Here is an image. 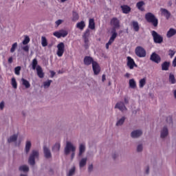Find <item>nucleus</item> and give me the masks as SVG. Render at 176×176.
Here are the masks:
<instances>
[{
  "mask_svg": "<svg viewBox=\"0 0 176 176\" xmlns=\"http://www.w3.org/2000/svg\"><path fill=\"white\" fill-rule=\"evenodd\" d=\"M144 19L147 23L153 25L154 28H157V25H159V19H157V17H156L153 13L147 12L144 16Z\"/></svg>",
  "mask_w": 176,
  "mask_h": 176,
  "instance_id": "1",
  "label": "nucleus"
},
{
  "mask_svg": "<svg viewBox=\"0 0 176 176\" xmlns=\"http://www.w3.org/2000/svg\"><path fill=\"white\" fill-rule=\"evenodd\" d=\"M31 65L33 70L36 69L38 78H40L41 79L45 78V73H43L42 67L38 65V59L36 58L32 60Z\"/></svg>",
  "mask_w": 176,
  "mask_h": 176,
  "instance_id": "2",
  "label": "nucleus"
},
{
  "mask_svg": "<svg viewBox=\"0 0 176 176\" xmlns=\"http://www.w3.org/2000/svg\"><path fill=\"white\" fill-rule=\"evenodd\" d=\"M76 148L72 145V143L67 142L65 148V155H69V152L72 151V160L75 157V151Z\"/></svg>",
  "mask_w": 176,
  "mask_h": 176,
  "instance_id": "3",
  "label": "nucleus"
},
{
  "mask_svg": "<svg viewBox=\"0 0 176 176\" xmlns=\"http://www.w3.org/2000/svg\"><path fill=\"white\" fill-rule=\"evenodd\" d=\"M135 55L140 58H142L144 57H146V51L144 47L141 46H138L135 50Z\"/></svg>",
  "mask_w": 176,
  "mask_h": 176,
  "instance_id": "4",
  "label": "nucleus"
},
{
  "mask_svg": "<svg viewBox=\"0 0 176 176\" xmlns=\"http://www.w3.org/2000/svg\"><path fill=\"white\" fill-rule=\"evenodd\" d=\"M56 47L58 49L56 52L58 57H63L64 52H65V44L63 42L59 43Z\"/></svg>",
  "mask_w": 176,
  "mask_h": 176,
  "instance_id": "5",
  "label": "nucleus"
},
{
  "mask_svg": "<svg viewBox=\"0 0 176 176\" xmlns=\"http://www.w3.org/2000/svg\"><path fill=\"white\" fill-rule=\"evenodd\" d=\"M151 35L153 38V41L155 43H163V36L157 34L156 31H151Z\"/></svg>",
  "mask_w": 176,
  "mask_h": 176,
  "instance_id": "6",
  "label": "nucleus"
},
{
  "mask_svg": "<svg viewBox=\"0 0 176 176\" xmlns=\"http://www.w3.org/2000/svg\"><path fill=\"white\" fill-rule=\"evenodd\" d=\"M38 156H39V153L38 151L34 150L32 152V154L30 155V156L29 157V160H28L29 164H30V166H34L35 165V158L38 157Z\"/></svg>",
  "mask_w": 176,
  "mask_h": 176,
  "instance_id": "7",
  "label": "nucleus"
},
{
  "mask_svg": "<svg viewBox=\"0 0 176 176\" xmlns=\"http://www.w3.org/2000/svg\"><path fill=\"white\" fill-rule=\"evenodd\" d=\"M126 65L129 68V69H134V68H137L138 65L135 64V61L131 56L126 57Z\"/></svg>",
  "mask_w": 176,
  "mask_h": 176,
  "instance_id": "8",
  "label": "nucleus"
},
{
  "mask_svg": "<svg viewBox=\"0 0 176 176\" xmlns=\"http://www.w3.org/2000/svg\"><path fill=\"white\" fill-rule=\"evenodd\" d=\"M111 36L110 37L108 43L106 44V49L107 50L109 49V46L112 45V43L115 42V39H116V37L118 36V33L115 30L111 31Z\"/></svg>",
  "mask_w": 176,
  "mask_h": 176,
  "instance_id": "9",
  "label": "nucleus"
},
{
  "mask_svg": "<svg viewBox=\"0 0 176 176\" xmlns=\"http://www.w3.org/2000/svg\"><path fill=\"white\" fill-rule=\"evenodd\" d=\"M150 60L153 63H155V64H159V63L162 61V58H160L159 54H156L155 52H153L150 56Z\"/></svg>",
  "mask_w": 176,
  "mask_h": 176,
  "instance_id": "10",
  "label": "nucleus"
},
{
  "mask_svg": "<svg viewBox=\"0 0 176 176\" xmlns=\"http://www.w3.org/2000/svg\"><path fill=\"white\" fill-rule=\"evenodd\" d=\"M92 69L94 71V75H98L101 72V67L97 61H95L92 64Z\"/></svg>",
  "mask_w": 176,
  "mask_h": 176,
  "instance_id": "11",
  "label": "nucleus"
},
{
  "mask_svg": "<svg viewBox=\"0 0 176 176\" xmlns=\"http://www.w3.org/2000/svg\"><path fill=\"white\" fill-rule=\"evenodd\" d=\"M111 25H113V30L112 31H116V30H115L116 28H119V27H120V23L119 22V19H118V18L116 17H113L111 20Z\"/></svg>",
  "mask_w": 176,
  "mask_h": 176,
  "instance_id": "12",
  "label": "nucleus"
},
{
  "mask_svg": "<svg viewBox=\"0 0 176 176\" xmlns=\"http://www.w3.org/2000/svg\"><path fill=\"white\" fill-rule=\"evenodd\" d=\"M94 59L91 56H86L84 58V64L85 65H91V64L93 65L94 63H95Z\"/></svg>",
  "mask_w": 176,
  "mask_h": 176,
  "instance_id": "13",
  "label": "nucleus"
},
{
  "mask_svg": "<svg viewBox=\"0 0 176 176\" xmlns=\"http://www.w3.org/2000/svg\"><path fill=\"white\" fill-rule=\"evenodd\" d=\"M115 108H118L120 111L123 112L124 111H127V108L124 105V103L123 102H119L116 104Z\"/></svg>",
  "mask_w": 176,
  "mask_h": 176,
  "instance_id": "14",
  "label": "nucleus"
},
{
  "mask_svg": "<svg viewBox=\"0 0 176 176\" xmlns=\"http://www.w3.org/2000/svg\"><path fill=\"white\" fill-rule=\"evenodd\" d=\"M160 12L162 14V16H164L166 17V20H168L171 16V13L167 10V9L165 8H161Z\"/></svg>",
  "mask_w": 176,
  "mask_h": 176,
  "instance_id": "15",
  "label": "nucleus"
},
{
  "mask_svg": "<svg viewBox=\"0 0 176 176\" xmlns=\"http://www.w3.org/2000/svg\"><path fill=\"white\" fill-rule=\"evenodd\" d=\"M131 135L132 138H138V137H141V135H142V131L141 130L133 131L131 133Z\"/></svg>",
  "mask_w": 176,
  "mask_h": 176,
  "instance_id": "16",
  "label": "nucleus"
},
{
  "mask_svg": "<svg viewBox=\"0 0 176 176\" xmlns=\"http://www.w3.org/2000/svg\"><path fill=\"white\" fill-rule=\"evenodd\" d=\"M121 9L122 10V13H124V14H128V13L131 12V8L127 5L121 6Z\"/></svg>",
  "mask_w": 176,
  "mask_h": 176,
  "instance_id": "17",
  "label": "nucleus"
},
{
  "mask_svg": "<svg viewBox=\"0 0 176 176\" xmlns=\"http://www.w3.org/2000/svg\"><path fill=\"white\" fill-rule=\"evenodd\" d=\"M43 152L46 159H50V157H52V153H50V150L47 148L46 146H44L43 147Z\"/></svg>",
  "mask_w": 176,
  "mask_h": 176,
  "instance_id": "18",
  "label": "nucleus"
},
{
  "mask_svg": "<svg viewBox=\"0 0 176 176\" xmlns=\"http://www.w3.org/2000/svg\"><path fill=\"white\" fill-rule=\"evenodd\" d=\"M144 5L145 2L141 1L136 3V8H138V9L140 10V12H145V8H144Z\"/></svg>",
  "mask_w": 176,
  "mask_h": 176,
  "instance_id": "19",
  "label": "nucleus"
},
{
  "mask_svg": "<svg viewBox=\"0 0 176 176\" xmlns=\"http://www.w3.org/2000/svg\"><path fill=\"white\" fill-rule=\"evenodd\" d=\"M168 135V129L167 126H164L161 131V138H166Z\"/></svg>",
  "mask_w": 176,
  "mask_h": 176,
  "instance_id": "20",
  "label": "nucleus"
},
{
  "mask_svg": "<svg viewBox=\"0 0 176 176\" xmlns=\"http://www.w3.org/2000/svg\"><path fill=\"white\" fill-rule=\"evenodd\" d=\"M88 28H89V30H96V22H94V19H89Z\"/></svg>",
  "mask_w": 176,
  "mask_h": 176,
  "instance_id": "21",
  "label": "nucleus"
},
{
  "mask_svg": "<svg viewBox=\"0 0 176 176\" xmlns=\"http://www.w3.org/2000/svg\"><path fill=\"white\" fill-rule=\"evenodd\" d=\"M176 34V30L174 28H170L169 30L167 32L166 36L167 38H171L174 36V35Z\"/></svg>",
  "mask_w": 176,
  "mask_h": 176,
  "instance_id": "22",
  "label": "nucleus"
},
{
  "mask_svg": "<svg viewBox=\"0 0 176 176\" xmlns=\"http://www.w3.org/2000/svg\"><path fill=\"white\" fill-rule=\"evenodd\" d=\"M85 27H86V23L83 21L78 22L76 24V28H78V30H80L81 31L85 30Z\"/></svg>",
  "mask_w": 176,
  "mask_h": 176,
  "instance_id": "23",
  "label": "nucleus"
},
{
  "mask_svg": "<svg viewBox=\"0 0 176 176\" xmlns=\"http://www.w3.org/2000/svg\"><path fill=\"white\" fill-rule=\"evenodd\" d=\"M168 68H170V62L165 61L162 64V71H168Z\"/></svg>",
  "mask_w": 176,
  "mask_h": 176,
  "instance_id": "24",
  "label": "nucleus"
},
{
  "mask_svg": "<svg viewBox=\"0 0 176 176\" xmlns=\"http://www.w3.org/2000/svg\"><path fill=\"white\" fill-rule=\"evenodd\" d=\"M22 85L25 86V89H30L31 87V84L30 82L25 78H21Z\"/></svg>",
  "mask_w": 176,
  "mask_h": 176,
  "instance_id": "25",
  "label": "nucleus"
},
{
  "mask_svg": "<svg viewBox=\"0 0 176 176\" xmlns=\"http://www.w3.org/2000/svg\"><path fill=\"white\" fill-rule=\"evenodd\" d=\"M132 25L134 31L138 32L140 31V25H138V22L133 21H132Z\"/></svg>",
  "mask_w": 176,
  "mask_h": 176,
  "instance_id": "26",
  "label": "nucleus"
},
{
  "mask_svg": "<svg viewBox=\"0 0 176 176\" xmlns=\"http://www.w3.org/2000/svg\"><path fill=\"white\" fill-rule=\"evenodd\" d=\"M145 85H146V78L140 79L139 81V87H140V89H142V87H144Z\"/></svg>",
  "mask_w": 176,
  "mask_h": 176,
  "instance_id": "27",
  "label": "nucleus"
},
{
  "mask_svg": "<svg viewBox=\"0 0 176 176\" xmlns=\"http://www.w3.org/2000/svg\"><path fill=\"white\" fill-rule=\"evenodd\" d=\"M169 82L171 85H175L176 83L175 76L171 73L169 74Z\"/></svg>",
  "mask_w": 176,
  "mask_h": 176,
  "instance_id": "28",
  "label": "nucleus"
},
{
  "mask_svg": "<svg viewBox=\"0 0 176 176\" xmlns=\"http://www.w3.org/2000/svg\"><path fill=\"white\" fill-rule=\"evenodd\" d=\"M86 151V146H85V144H81L79 147V154L78 156H80L81 155H83V153Z\"/></svg>",
  "mask_w": 176,
  "mask_h": 176,
  "instance_id": "29",
  "label": "nucleus"
},
{
  "mask_svg": "<svg viewBox=\"0 0 176 176\" xmlns=\"http://www.w3.org/2000/svg\"><path fill=\"white\" fill-rule=\"evenodd\" d=\"M129 87L131 89H135V87H137V83L134 79L132 78L129 80Z\"/></svg>",
  "mask_w": 176,
  "mask_h": 176,
  "instance_id": "30",
  "label": "nucleus"
},
{
  "mask_svg": "<svg viewBox=\"0 0 176 176\" xmlns=\"http://www.w3.org/2000/svg\"><path fill=\"white\" fill-rule=\"evenodd\" d=\"M41 45L43 47L47 46V39L45 36H41Z\"/></svg>",
  "mask_w": 176,
  "mask_h": 176,
  "instance_id": "31",
  "label": "nucleus"
},
{
  "mask_svg": "<svg viewBox=\"0 0 176 176\" xmlns=\"http://www.w3.org/2000/svg\"><path fill=\"white\" fill-rule=\"evenodd\" d=\"M15 141H17V135H13L8 140L9 143L15 142Z\"/></svg>",
  "mask_w": 176,
  "mask_h": 176,
  "instance_id": "32",
  "label": "nucleus"
},
{
  "mask_svg": "<svg viewBox=\"0 0 176 176\" xmlns=\"http://www.w3.org/2000/svg\"><path fill=\"white\" fill-rule=\"evenodd\" d=\"M86 163H87V158H82V159L80 161V164H79L80 167V168L85 167Z\"/></svg>",
  "mask_w": 176,
  "mask_h": 176,
  "instance_id": "33",
  "label": "nucleus"
},
{
  "mask_svg": "<svg viewBox=\"0 0 176 176\" xmlns=\"http://www.w3.org/2000/svg\"><path fill=\"white\" fill-rule=\"evenodd\" d=\"M30 170V168H28L27 166L23 165L19 167V171H23L24 173H26Z\"/></svg>",
  "mask_w": 176,
  "mask_h": 176,
  "instance_id": "34",
  "label": "nucleus"
},
{
  "mask_svg": "<svg viewBox=\"0 0 176 176\" xmlns=\"http://www.w3.org/2000/svg\"><path fill=\"white\" fill-rule=\"evenodd\" d=\"M77 20H79V14L76 12H73L72 21H77Z\"/></svg>",
  "mask_w": 176,
  "mask_h": 176,
  "instance_id": "35",
  "label": "nucleus"
},
{
  "mask_svg": "<svg viewBox=\"0 0 176 176\" xmlns=\"http://www.w3.org/2000/svg\"><path fill=\"white\" fill-rule=\"evenodd\" d=\"M60 32V38H65V36H67V35H68V31L65 30H59Z\"/></svg>",
  "mask_w": 176,
  "mask_h": 176,
  "instance_id": "36",
  "label": "nucleus"
},
{
  "mask_svg": "<svg viewBox=\"0 0 176 176\" xmlns=\"http://www.w3.org/2000/svg\"><path fill=\"white\" fill-rule=\"evenodd\" d=\"M30 149H31V142L28 141L25 145V152L28 153L30 152Z\"/></svg>",
  "mask_w": 176,
  "mask_h": 176,
  "instance_id": "37",
  "label": "nucleus"
},
{
  "mask_svg": "<svg viewBox=\"0 0 176 176\" xmlns=\"http://www.w3.org/2000/svg\"><path fill=\"white\" fill-rule=\"evenodd\" d=\"M124 120H126V118L122 117L117 122L116 126H122L124 123Z\"/></svg>",
  "mask_w": 176,
  "mask_h": 176,
  "instance_id": "38",
  "label": "nucleus"
},
{
  "mask_svg": "<svg viewBox=\"0 0 176 176\" xmlns=\"http://www.w3.org/2000/svg\"><path fill=\"white\" fill-rule=\"evenodd\" d=\"M60 143H56L53 146L52 151H54L55 152H58V151H60Z\"/></svg>",
  "mask_w": 176,
  "mask_h": 176,
  "instance_id": "39",
  "label": "nucleus"
},
{
  "mask_svg": "<svg viewBox=\"0 0 176 176\" xmlns=\"http://www.w3.org/2000/svg\"><path fill=\"white\" fill-rule=\"evenodd\" d=\"M12 86L14 89H17V82L16 81V78H12L11 80Z\"/></svg>",
  "mask_w": 176,
  "mask_h": 176,
  "instance_id": "40",
  "label": "nucleus"
},
{
  "mask_svg": "<svg viewBox=\"0 0 176 176\" xmlns=\"http://www.w3.org/2000/svg\"><path fill=\"white\" fill-rule=\"evenodd\" d=\"M30 37L28 36H25L24 40L23 41V45H28L30 43Z\"/></svg>",
  "mask_w": 176,
  "mask_h": 176,
  "instance_id": "41",
  "label": "nucleus"
},
{
  "mask_svg": "<svg viewBox=\"0 0 176 176\" xmlns=\"http://www.w3.org/2000/svg\"><path fill=\"white\" fill-rule=\"evenodd\" d=\"M17 48V43H14V44H12V47L10 49V52L11 53H14V52L16 51V49Z\"/></svg>",
  "mask_w": 176,
  "mask_h": 176,
  "instance_id": "42",
  "label": "nucleus"
},
{
  "mask_svg": "<svg viewBox=\"0 0 176 176\" xmlns=\"http://www.w3.org/2000/svg\"><path fill=\"white\" fill-rule=\"evenodd\" d=\"M20 71H21V67L17 66L14 68V74L15 75H20Z\"/></svg>",
  "mask_w": 176,
  "mask_h": 176,
  "instance_id": "43",
  "label": "nucleus"
},
{
  "mask_svg": "<svg viewBox=\"0 0 176 176\" xmlns=\"http://www.w3.org/2000/svg\"><path fill=\"white\" fill-rule=\"evenodd\" d=\"M52 80H48L47 81L44 82L43 87H49L52 83Z\"/></svg>",
  "mask_w": 176,
  "mask_h": 176,
  "instance_id": "44",
  "label": "nucleus"
},
{
  "mask_svg": "<svg viewBox=\"0 0 176 176\" xmlns=\"http://www.w3.org/2000/svg\"><path fill=\"white\" fill-rule=\"evenodd\" d=\"M90 36V30L87 29L84 33V35L82 36V37H87L89 38V36Z\"/></svg>",
  "mask_w": 176,
  "mask_h": 176,
  "instance_id": "45",
  "label": "nucleus"
},
{
  "mask_svg": "<svg viewBox=\"0 0 176 176\" xmlns=\"http://www.w3.org/2000/svg\"><path fill=\"white\" fill-rule=\"evenodd\" d=\"M175 54V51L169 50L168 51V56H170V58H173L174 57V55Z\"/></svg>",
  "mask_w": 176,
  "mask_h": 176,
  "instance_id": "46",
  "label": "nucleus"
},
{
  "mask_svg": "<svg viewBox=\"0 0 176 176\" xmlns=\"http://www.w3.org/2000/svg\"><path fill=\"white\" fill-rule=\"evenodd\" d=\"M53 35L54 36H56V38H61V34H60V30L58 32H55L53 33Z\"/></svg>",
  "mask_w": 176,
  "mask_h": 176,
  "instance_id": "47",
  "label": "nucleus"
},
{
  "mask_svg": "<svg viewBox=\"0 0 176 176\" xmlns=\"http://www.w3.org/2000/svg\"><path fill=\"white\" fill-rule=\"evenodd\" d=\"M75 174V168H72L69 171V176L74 175Z\"/></svg>",
  "mask_w": 176,
  "mask_h": 176,
  "instance_id": "48",
  "label": "nucleus"
},
{
  "mask_svg": "<svg viewBox=\"0 0 176 176\" xmlns=\"http://www.w3.org/2000/svg\"><path fill=\"white\" fill-rule=\"evenodd\" d=\"M83 39H84V42L85 43V46H88L89 45V37H83Z\"/></svg>",
  "mask_w": 176,
  "mask_h": 176,
  "instance_id": "49",
  "label": "nucleus"
},
{
  "mask_svg": "<svg viewBox=\"0 0 176 176\" xmlns=\"http://www.w3.org/2000/svg\"><path fill=\"white\" fill-rule=\"evenodd\" d=\"M23 50H24V52H30V47L28 45H25L23 47Z\"/></svg>",
  "mask_w": 176,
  "mask_h": 176,
  "instance_id": "50",
  "label": "nucleus"
},
{
  "mask_svg": "<svg viewBox=\"0 0 176 176\" xmlns=\"http://www.w3.org/2000/svg\"><path fill=\"white\" fill-rule=\"evenodd\" d=\"M137 151L138 152H142V144H139L137 147Z\"/></svg>",
  "mask_w": 176,
  "mask_h": 176,
  "instance_id": "51",
  "label": "nucleus"
},
{
  "mask_svg": "<svg viewBox=\"0 0 176 176\" xmlns=\"http://www.w3.org/2000/svg\"><path fill=\"white\" fill-rule=\"evenodd\" d=\"M55 23H56V25H57V27H58V25H60V24H61L63 23V20L58 19Z\"/></svg>",
  "mask_w": 176,
  "mask_h": 176,
  "instance_id": "52",
  "label": "nucleus"
},
{
  "mask_svg": "<svg viewBox=\"0 0 176 176\" xmlns=\"http://www.w3.org/2000/svg\"><path fill=\"white\" fill-rule=\"evenodd\" d=\"M3 108H5V102L3 101H2L1 103H0V109H3Z\"/></svg>",
  "mask_w": 176,
  "mask_h": 176,
  "instance_id": "53",
  "label": "nucleus"
},
{
  "mask_svg": "<svg viewBox=\"0 0 176 176\" xmlns=\"http://www.w3.org/2000/svg\"><path fill=\"white\" fill-rule=\"evenodd\" d=\"M88 171L90 173L91 171H93V164H91L88 167Z\"/></svg>",
  "mask_w": 176,
  "mask_h": 176,
  "instance_id": "54",
  "label": "nucleus"
},
{
  "mask_svg": "<svg viewBox=\"0 0 176 176\" xmlns=\"http://www.w3.org/2000/svg\"><path fill=\"white\" fill-rule=\"evenodd\" d=\"M12 63H13V57L11 56L8 58V63L12 64Z\"/></svg>",
  "mask_w": 176,
  "mask_h": 176,
  "instance_id": "55",
  "label": "nucleus"
},
{
  "mask_svg": "<svg viewBox=\"0 0 176 176\" xmlns=\"http://www.w3.org/2000/svg\"><path fill=\"white\" fill-rule=\"evenodd\" d=\"M173 66L176 67V56L175 57V58L173 60Z\"/></svg>",
  "mask_w": 176,
  "mask_h": 176,
  "instance_id": "56",
  "label": "nucleus"
},
{
  "mask_svg": "<svg viewBox=\"0 0 176 176\" xmlns=\"http://www.w3.org/2000/svg\"><path fill=\"white\" fill-rule=\"evenodd\" d=\"M106 76H105V74H103L102 76V82H105V80H106Z\"/></svg>",
  "mask_w": 176,
  "mask_h": 176,
  "instance_id": "57",
  "label": "nucleus"
},
{
  "mask_svg": "<svg viewBox=\"0 0 176 176\" xmlns=\"http://www.w3.org/2000/svg\"><path fill=\"white\" fill-rule=\"evenodd\" d=\"M124 100V103L125 104H129V98L125 97Z\"/></svg>",
  "mask_w": 176,
  "mask_h": 176,
  "instance_id": "58",
  "label": "nucleus"
},
{
  "mask_svg": "<svg viewBox=\"0 0 176 176\" xmlns=\"http://www.w3.org/2000/svg\"><path fill=\"white\" fill-rule=\"evenodd\" d=\"M50 74H51V78H53L54 76V75H56V72H54L53 71H51Z\"/></svg>",
  "mask_w": 176,
  "mask_h": 176,
  "instance_id": "59",
  "label": "nucleus"
},
{
  "mask_svg": "<svg viewBox=\"0 0 176 176\" xmlns=\"http://www.w3.org/2000/svg\"><path fill=\"white\" fill-rule=\"evenodd\" d=\"M146 174H149V166H147L146 169Z\"/></svg>",
  "mask_w": 176,
  "mask_h": 176,
  "instance_id": "60",
  "label": "nucleus"
},
{
  "mask_svg": "<svg viewBox=\"0 0 176 176\" xmlns=\"http://www.w3.org/2000/svg\"><path fill=\"white\" fill-rule=\"evenodd\" d=\"M125 78H130V74L126 73V74H125Z\"/></svg>",
  "mask_w": 176,
  "mask_h": 176,
  "instance_id": "61",
  "label": "nucleus"
},
{
  "mask_svg": "<svg viewBox=\"0 0 176 176\" xmlns=\"http://www.w3.org/2000/svg\"><path fill=\"white\" fill-rule=\"evenodd\" d=\"M113 159H116V154H114V155H113Z\"/></svg>",
  "mask_w": 176,
  "mask_h": 176,
  "instance_id": "62",
  "label": "nucleus"
},
{
  "mask_svg": "<svg viewBox=\"0 0 176 176\" xmlns=\"http://www.w3.org/2000/svg\"><path fill=\"white\" fill-rule=\"evenodd\" d=\"M169 119H170V122H173V118L171 117H169Z\"/></svg>",
  "mask_w": 176,
  "mask_h": 176,
  "instance_id": "63",
  "label": "nucleus"
},
{
  "mask_svg": "<svg viewBox=\"0 0 176 176\" xmlns=\"http://www.w3.org/2000/svg\"><path fill=\"white\" fill-rule=\"evenodd\" d=\"M21 176H27V175H23V174H21Z\"/></svg>",
  "mask_w": 176,
  "mask_h": 176,
  "instance_id": "64",
  "label": "nucleus"
}]
</instances>
